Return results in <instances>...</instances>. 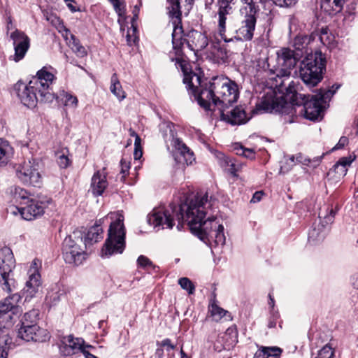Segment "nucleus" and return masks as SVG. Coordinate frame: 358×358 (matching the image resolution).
Returning a JSON list of instances; mask_svg holds the SVG:
<instances>
[{"label":"nucleus","mask_w":358,"mask_h":358,"mask_svg":"<svg viewBox=\"0 0 358 358\" xmlns=\"http://www.w3.org/2000/svg\"><path fill=\"white\" fill-rule=\"evenodd\" d=\"M214 202L212 197L208 199V193H198L180 205L171 203L167 208H154L148 215V222L154 227L172 229L177 221V229L180 231L185 220L192 233L206 244L210 247L223 245L225 243L223 225L215 216L209 215L204 220Z\"/></svg>","instance_id":"f257e3e1"},{"label":"nucleus","mask_w":358,"mask_h":358,"mask_svg":"<svg viewBox=\"0 0 358 358\" xmlns=\"http://www.w3.org/2000/svg\"><path fill=\"white\" fill-rule=\"evenodd\" d=\"M301 89L299 81H291L285 87L284 95L266 96L262 101L263 109L266 111L275 110L281 113H286L287 109L294 105L303 106L301 113L303 112L306 119L311 121L322 120L324 104L335 92L330 90H320L316 94L306 95L301 92Z\"/></svg>","instance_id":"f03ea898"},{"label":"nucleus","mask_w":358,"mask_h":358,"mask_svg":"<svg viewBox=\"0 0 358 358\" xmlns=\"http://www.w3.org/2000/svg\"><path fill=\"white\" fill-rule=\"evenodd\" d=\"M194 78L199 83L200 78L196 73H185L183 83L189 94L194 95L199 105L206 110H211L212 106L223 110L237 101L239 96L238 85L229 78L213 77L205 86L201 85L199 91L193 83Z\"/></svg>","instance_id":"7ed1b4c3"},{"label":"nucleus","mask_w":358,"mask_h":358,"mask_svg":"<svg viewBox=\"0 0 358 358\" xmlns=\"http://www.w3.org/2000/svg\"><path fill=\"white\" fill-rule=\"evenodd\" d=\"M55 76L44 66L39 70L28 84L18 81L14 90L22 103L28 108H34L38 101L49 103L55 98L50 85Z\"/></svg>","instance_id":"20e7f679"},{"label":"nucleus","mask_w":358,"mask_h":358,"mask_svg":"<svg viewBox=\"0 0 358 358\" xmlns=\"http://www.w3.org/2000/svg\"><path fill=\"white\" fill-rule=\"evenodd\" d=\"M108 218L113 221L109 227L108 237L101 250L100 255L102 258L122 254L125 248L124 216L119 212L110 213L106 217Z\"/></svg>","instance_id":"39448f33"},{"label":"nucleus","mask_w":358,"mask_h":358,"mask_svg":"<svg viewBox=\"0 0 358 358\" xmlns=\"http://www.w3.org/2000/svg\"><path fill=\"white\" fill-rule=\"evenodd\" d=\"M325 64V58L323 57L321 52L308 54L302 61L299 76L308 87L312 88L322 80Z\"/></svg>","instance_id":"423d86ee"},{"label":"nucleus","mask_w":358,"mask_h":358,"mask_svg":"<svg viewBox=\"0 0 358 358\" xmlns=\"http://www.w3.org/2000/svg\"><path fill=\"white\" fill-rule=\"evenodd\" d=\"M167 13L171 20L173 30L172 43L175 48L179 47L182 42L181 34L183 32L182 26V15H187L192 8L193 0H167Z\"/></svg>","instance_id":"0eeeda50"},{"label":"nucleus","mask_w":358,"mask_h":358,"mask_svg":"<svg viewBox=\"0 0 358 358\" xmlns=\"http://www.w3.org/2000/svg\"><path fill=\"white\" fill-rule=\"evenodd\" d=\"M85 248L80 233L74 232L66 236L62 244V256L65 262L76 266L81 264L87 257Z\"/></svg>","instance_id":"6e6552de"},{"label":"nucleus","mask_w":358,"mask_h":358,"mask_svg":"<svg viewBox=\"0 0 358 358\" xmlns=\"http://www.w3.org/2000/svg\"><path fill=\"white\" fill-rule=\"evenodd\" d=\"M174 125L172 122H164L160 125V130L166 142H170L173 147V156L176 162L181 164H191L194 160L193 152L178 138L175 136Z\"/></svg>","instance_id":"1a4fd4ad"},{"label":"nucleus","mask_w":358,"mask_h":358,"mask_svg":"<svg viewBox=\"0 0 358 358\" xmlns=\"http://www.w3.org/2000/svg\"><path fill=\"white\" fill-rule=\"evenodd\" d=\"M278 67L271 70V74L275 75V78H271L276 81V86L282 87L285 85V80L291 74L292 69L296 66L299 59V55L289 48H282L277 52Z\"/></svg>","instance_id":"9d476101"},{"label":"nucleus","mask_w":358,"mask_h":358,"mask_svg":"<svg viewBox=\"0 0 358 358\" xmlns=\"http://www.w3.org/2000/svg\"><path fill=\"white\" fill-rule=\"evenodd\" d=\"M15 259L12 250L8 247L0 249V286L6 292H11L15 287Z\"/></svg>","instance_id":"9b49d317"},{"label":"nucleus","mask_w":358,"mask_h":358,"mask_svg":"<svg viewBox=\"0 0 358 358\" xmlns=\"http://www.w3.org/2000/svg\"><path fill=\"white\" fill-rule=\"evenodd\" d=\"M52 200L47 196H38L37 199L31 198L29 203L24 207L10 206V213L16 215L20 214L25 220H33L44 213V209L51 204Z\"/></svg>","instance_id":"f8f14e48"},{"label":"nucleus","mask_w":358,"mask_h":358,"mask_svg":"<svg viewBox=\"0 0 358 358\" xmlns=\"http://www.w3.org/2000/svg\"><path fill=\"white\" fill-rule=\"evenodd\" d=\"M38 165L31 161L25 162L16 169V176L25 185L39 186L41 184V176Z\"/></svg>","instance_id":"ddd939ff"},{"label":"nucleus","mask_w":358,"mask_h":358,"mask_svg":"<svg viewBox=\"0 0 358 358\" xmlns=\"http://www.w3.org/2000/svg\"><path fill=\"white\" fill-rule=\"evenodd\" d=\"M180 41L182 43L179 47L175 48L173 45V48L177 52L180 50L185 42L187 47L195 52L203 50L208 44L207 36L201 31L194 29L189 31L187 34H183L182 32Z\"/></svg>","instance_id":"4468645a"},{"label":"nucleus","mask_w":358,"mask_h":358,"mask_svg":"<svg viewBox=\"0 0 358 358\" xmlns=\"http://www.w3.org/2000/svg\"><path fill=\"white\" fill-rule=\"evenodd\" d=\"M234 0H218V31L221 38L226 43L233 41V38H229L226 34V20L227 15L233 12L232 4Z\"/></svg>","instance_id":"2eb2a0df"},{"label":"nucleus","mask_w":358,"mask_h":358,"mask_svg":"<svg viewBox=\"0 0 358 358\" xmlns=\"http://www.w3.org/2000/svg\"><path fill=\"white\" fill-rule=\"evenodd\" d=\"M14 46V60L19 62L22 59L30 47V39L24 32L15 29L10 35Z\"/></svg>","instance_id":"dca6fc26"},{"label":"nucleus","mask_w":358,"mask_h":358,"mask_svg":"<svg viewBox=\"0 0 358 358\" xmlns=\"http://www.w3.org/2000/svg\"><path fill=\"white\" fill-rule=\"evenodd\" d=\"M18 336L26 341L43 342L48 338L45 329L40 328L37 324H30L22 322V326L18 331Z\"/></svg>","instance_id":"f3484780"},{"label":"nucleus","mask_w":358,"mask_h":358,"mask_svg":"<svg viewBox=\"0 0 358 358\" xmlns=\"http://www.w3.org/2000/svg\"><path fill=\"white\" fill-rule=\"evenodd\" d=\"M229 108H224L220 110L221 120L231 125H241L245 124L250 119L242 106H236L228 110Z\"/></svg>","instance_id":"a211bd4d"},{"label":"nucleus","mask_w":358,"mask_h":358,"mask_svg":"<svg viewBox=\"0 0 358 358\" xmlns=\"http://www.w3.org/2000/svg\"><path fill=\"white\" fill-rule=\"evenodd\" d=\"M256 22L257 17L245 15L244 19L241 22V27L236 30V35L234 36H228V37L233 38V41L234 39L240 41H251L254 36Z\"/></svg>","instance_id":"6ab92c4d"},{"label":"nucleus","mask_w":358,"mask_h":358,"mask_svg":"<svg viewBox=\"0 0 358 358\" xmlns=\"http://www.w3.org/2000/svg\"><path fill=\"white\" fill-rule=\"evenodd\" d=\"M60 341L59 350L64 356H71L80 351L82 352L85 347L83 338H74L72 335L63 336Z\"/></svg>","instance_id":"aec40b11"},{"label":"nucleus","mask_w":358,"mask_h":358,"mask_svg":"<svg viewBox=\"0 0 358 358\" xmlns=\"http://www.w3.org/2000/svg\"><path fill=\"white\" fill-rule=\"evenodd\" d=\"M41 266V262L38 259H34L28 271L29 280L26 282L27 292L31 296L34 295L41 286V275L39 268Z\"/></svg>","instance_id":"412c9836"},{"label":"nucleus","mask_w":358,"mask_h":358,"mask_svg":"<svg viewBox=\"0 0 358 358\" xmlns=\"http://www.w3.org/2000/svg\"><path fill=\"white\" fill-rule=\"evenodd\" d=\"M354 158L351 156L341 157L329 171L327 175L335 180H340L348 172Z\"/></svg>","instance_id":"4be33fe9"},{"label":"nucleus","mask_w":358,"mask_h":358,"mask_svg":"<svg viewBox=\"0 0 358 358\" xmlns=\"http://www.w3.org/2000/svg\"><path fill=\"white\" fill-rule=\"evenodd\" d=\"M104 218L100 219L96 222V223L89 229L85 238L83 239L85 243V248H87L88 245H92L103 238V229L101 224L103 222Z\"/></svg>","instance_id":"5701e85b"},{"label":"nucleus","mask_w":358,"mask_h":358,"mask_svg":"<svg viewBox=\"0 0 358 358\" xmlns=\"http://www.w3.org/2000/svg\"><path fill=\"white\" fill-rule=\"evenodd\" d=\"M11 299L6 298L0 304V324H6L9 327L11 325L12 313H14V310L17 308L15 304L11 302Z\"/></svg>","instance_id":"b1692460"},{"label":"nucleus","mask_w":358,"mask_h":358,"mask_svg":"<svg viewBox=\"0 0 358 358\" xmlns=\"http://www.w3.org/2000/svg\"><path fill=\"white\" fill-rule=\"evenodd\" d=\"M107 186L108 182L105 174L101 173L100 171L94 173L91 182V191L93 195L96 196L101 195Z\"/></svg>","instance_id":"393cba45"},{"label":"nucleus","mask_w":358,"mask_h":358,"mask_svg":"<svg viewBox=\"0 0 358 358\" xmlns=\"http://www.w3.org/2000/svg\"><path fill=\"white\" fill-rule=\"evenodd\" d=\"M10 194L11 196L10 201L13 203V206L27 204L31 199L30 194L24 189L20 187H11Z\"/></svg>","instance_id":"a878e982"},{"label":"nucleus","mask_w":358,"mask_h":358,"mask_svg":"<svg viewBox=\"0 0 358 358\" xmlns=\"http://www.w3.org/2000/svg\"><path fill=\"white\" fill-rule=\"evenodd\" d=\"M226 338L225 344L220 343V345L215 344V350L221 352L222 350L229 348L235 345L238 342V332L236 326L233 325L229 327L224 334L223 335Z\"/></svg>","instance_id":"bb28decb"},{"label":"nucleus","mask_w":358,"mask_h":358,"mask_svg":"<svg viewBox=\"0 0 358 358\" xmlns=\"http://www.w3.org/2000/svg\"><path fill=\"white\" fill-rule=\"evenodd\" d=\"M64 31L65 34H64V37L66 41L69 39V36L70 37L69 45L76 55L80 57L86 56L87 50L85 48L80 44V41L72 34L68 29L64 28Z\"/></svg>","instance_id":"cd10ccee"},{"label":"nucleus","mask_w":358,"mask_h":358,"mask_svg":"<svg viewBox=\"0 0 358 358\" xmlns=\"http://www.w3.org/2000/svg\"><path fill=\"white\" fill-rule=\"evenodd\" d=\"M344 0H321L320 7L328 15L339 13L343 6Z\"/></svg>","instance_id":"c85d7f7f"},{"label":"nucleus","mask_w":358,"mask_h":358,"mask_svg":"<svg viewBox=\"0 0 358 358\" xmlns=\"http://www.w3.org/2000/svg\"><path fill=\"white\" fill-rule=\"evenodd\" d=\"M13 155V148L8 141L0 138V167L6 166Z\"/></svg>","instance_id":"c756f323"},{"label":"nucleus","mask_w":358,"mask_h":358,"mask_svg":"<svg viewBox=\"0 0 358 358\" xmlns=\"http://www.w3.org/2000/svg\"><path fill=\"white\" fill-rule=\"evenodd\" d=\"M12 344L11 338L9 336L8 327L3 324H0V349L8 350Z\"/></svg>","instance_id":"7c9ffc66"},{"label":"nucleus","mask_w":358,"mask_h":358,"mask_svg":"<svg viewBox=\"0 0 358 358\" xmlns=\"http://www.w3.org/2000/svg\"><path fill=\"white\" fill-rule=\"evenodd\" d=\"M241 2L245 5L244 6L245 15L256 17L259 10V3H262L263 0H241Z\"/></svg>","instance_id":"2f4dec72"},{"label":"nucleus","mask_w":358,"mask_h":358,"mask_svg":"<svg viewBox=\"0 0 358 358\" xmlns=\"http://www.w3.org/2000/svg\"><path fill=\"white\" fill-rule=\"evenodd\" d=\"M111 92L120 100L125 98V93L122 90V85L118 80L116 73H113L111 76V85L110 87Z\"/></svg>","instance_id":"473e14b6"},{"label":"nucleus","mask_w":358,"mask_h":358,"mask_svg":"<svg viewBox=\"0 0 358 358\" xmlns=\"http://www.w3.org/2000/svg\"><path fill=\"white\" fill-rule=\"evenodd\" d=\"M59 289L55 287L48 291L45 296V303L50 307L54 306L60 301L62 296Z\"/></svg>","instance_id":"72a5a7b5"},{"label":"nucleus","mask_w":358,"mask_h":358,"mask_svg":"<svg viewBox=\"0 0 358 358\" xmlns=\"http://www.w3.org/2000/svg\"><path fill=\"white\" fill-rule=\"evenodd\" d=\"M322 229V227H314L308 233V241L312 243H316L317 242L322 241L325 237V231Z\"/></svg>","instance_id":"f704fd0d"},{"label":"nucleus","mask_w":358,"mask_h":358,"mask_svg":"<svg viewBox=\"0 0 358 358\" xmlns=\"http://www.w3.org/2000/svg\"><path fill=\"white\" fill-rule=\"evenodd\" d=\"M312 40L310 36L303 34L298 35L294 38V46L296 50L303 51L306 49L308 45Z\"/></svg>","instance_id":"c9c22d12"},{"label":"nucleus","mask_w":358,"mask_h":358,"mask_svg":"<svg viewBox=\"0 0 358 358\" xmlns=\"http://www.w3.org/2000/svg\"><path fill=\"white\" fill-rule=\"evenodd\" d=\"M211 315L214 317V320L217 321L222 319L224 316H227V320H231V315L228 311L223 308L217 306V305H213L210 309Z\"/></svg>","instance_id":"e433bc0d"},{"label":"nucleus","mask_w":358,"mask_h":358,"mask_svg":"<svg viewBox=\"0 0 358 358\" xmlns=\"http://www.w3.org/2000/svg\"><path fill=\"white\" fill-rule=\"evenodd\" d=\"M178 284L181 288L187 292L189 294H193L195 292V286L193 282L186 277L180 278Z\"/></svg>","instance_id":"4c0bfd02"},{"label":"nucleus","mask_w":358,"mask_h":358,"mask_svg":"<svg viewBox=\"0 0 358 358\" xmlns=\"http://www.w3.org/2000/svg\"><path fill=\"white\" fill-rule=\"evenodd\" d=\"M224 161L229 166L228 171L234 176H236V173L241 169L243 164L229 158H226Z\"/></svg>","instance_id":"58836bf2"},{"label":"nucleus","mask_w":358,"mask_h":358,"mask_svg":"<svg viewBox=\"0 0 358 358\" xmlns=\"http://www.w3.org/2000/svg\"><path fill=\"white\" fill-rule=\"evenodd\" d=\"M336 213V211L334 209L331 208L329 212L323 217L320 216V222L319 224L321 225L322 228H324L327 225L333 223Z\"/></svg>","instance_id":"ea45409f"},{"label":"nucleus","mask_w":358,"mask_h":358,"mask_svg":"<svg viewBox=\"0 0 358 358\" xmlns=\"http://www.w3.org/2000/svg\"><path fill=\"white\" fill-rule=\"evenodd\" d=\"M38 320V313L35 310H32L29 311L28 313H26L24 315V317L22 320V322H27L29 323V325L30 324H36V321Z\"/></svg>","instance_id":"a19ab883"},{"label":"nucleus","mask_w":358,"mask_h":358,"mask_svg":"<svg viewBox=\"0 0 358 358\" xmlns=\"http://www.w3.org/2000/svg\"><path fill=\"white\" fill-rule=\"evenodd\" d=\"M334 351L331 346L326 345L318 352L315 358H334Z\"/></svg>","instance_id":"79ce46f5"},{"label":"nucleus","mask_w":358,"mask_h":358,"mask_svg":"<svg viewBox=\"0 0 358 358\" xmlns=\"http://www.w3.org/2000/svg\"><path fill=\"white\" fill-rule=\"evenodd\" d=\"M142 156L143 151L141 147V139L138 135H136L134 141V159L138 160L140 159L142 157Z\"/></svg>","instance_id":"37998d69"},{"label":"nucleus","mask_w":358,"mask_h":358,"mask_svg":"<svg viewBox=\"0 0 358 358\" xmlns=\"http://www.w3.org/2000/svg\"><path fill=\"white\" fill-rule=\"evenodd\" d=\"M138 266L143 268H155L152 262L145 256L140 255L137 259Z\"/></svg>","instance_id":"c03bdc74"},{"label":"nucleus","mask_w":358,"mask_h":358,"mask_svg":"<svg viewBox=\"0 0 358 358\" xmlns=\"http://www.w3.org/2000/svg\"><path fill=\"white\" fill-rule=\"evenodd\" d=\"M266 352L267 357H279L282 352V350L278 347H264Z\"/></svg>","instance_id":"a18cd8bd"},{"label":"nucleus","mask_w":358,"mask_h":358,"mask_svg":"<svg viewBox=\"0 0 358 358\" xmlns=\"http://www.w3.org/2000/svg\"><path fill=\"white\" fill-rule=\"evenodd\" d=\"M295 159L298 163L302 164L303 165H306V166H309L311 162L310 158L306 157L303 156V155L301 153L297 154L296 155V157L292 156L290 157V160L292 162H294Z\"/></svg>","instance_id":"49530a36"},{"label":"nucleus","mask_w":358,"mask_h":358,"mask_svg":"<svg viewBox=\"0 0 358 358\" xmlns=\"http://www.w3.org/2000/svg\"><path fill=\"white\" fill-rule=\"evenodd\" d=\"M57 162L59 166L62 169L68 167L70 164V160L64 152L58 155Z\"/></svg>","instance_id":"de8ad7c7"},{"label":"nucleus","mask_w":358,"mask_h":358,"mask_svg":"<svg viewBox=\"0 0 358 358\" xmlns=\"http://www.w3.org/2000/svg\"><path fill=\"white\" fill-rule=\"evenodd\" d=\"M280 315L278 311L271 310V316L268 320V327L274 328L276 326L277 320Z\"/></svg>","instance_id":"09e8293b"},{"label":"nucleus","mask_w":358,"mask_h":358,"mask_svg":"<svg viewBox=\"0 0 358 358\" xmlns=\"http://www.w3.org/2000/svg\"><path fill=\"white\" fill-rule=\"evenodd\" d=\"M298 0H273L275 4L279 7H291L296 4Z\"/></svg>","instance_id":"8fccbe9b"},{"label":"nucleus","mask_w":358,"mask_h":358,"mask_svg":"<svg viewBox=\"0 0 358 358\" xmlns=\"http://www.w3.org/2000/svg\"><path fill=\"white\" fill-rule=\"evenodd\" d=\"M65 95V105H72L75 107L77 106L78 104V99L76 96H74L70 94L66 93L64 92Z\"/></svg>","instance_id":"3c124183"},{"label":"nucleus","mask_w":358,"mask_h":358,"mask_svg":"<svg viewBox=\"0 0 358 358\" xmlns=\"http://www.w3.org/2000/svg\"><path fill=\"white\" fill-rule=\"evenodd\" d=\"M329 34V29L328 27H322L320 29V38L322 43L325 44L326 42L330 41Z\"/></svg>","instance_id":"603ef678"},{"label":"nucleus","mask_w":358,"mask_h":358,"mask_svg":"<svg viewBox=\"0 0 358 358\" xmlns=\"http://www.w3.org/2000/svg\"><path fill=\"white\" fill-rule=\"evenodd\" d=\"M121 166V173L122 174V178H124L128 173L130 169L129 162H126L124 159H122L120 161Z\"/></svg>","instance_id":"864d4df0"},{"label":"nucleus","mask_w":358,"mask_h":358,"mask_svg":"<svg viewBox=\"0 0 358 358\" xmlns=\"http://www.w3.org/2000/svg\"><path fill=\"white\" fill-rule=\"evenodd\" d=\"M348 143V138L346 136H341L338 143L331 149V151L343 148Z\"/></svg>","instance_id":"5fc2aeb1"},{"label":"nucleus","mask_w":358,"mask_h":358,"mask_svg":"<svg viewBox=\"0 0 358 358\" xmlns=\"http://www.w3.org/2000/svg\"><path fill=\"white\" fill-rule=\"evenodd\" d=\"M213 335L210 336L208 337V341L211 343H213V348H215V344L216 343L217 345H220V343H223V344H225V341H226V338H224V336L222 335V336H218V338L217 339V341L215 342H213Z\"/></svg>","instance_id":"6e6d98bb"},{"label":"nucleus","mask_w":358,"mask_h":358,"mask_svg":"<svg viewBox=\"0 0 358 358\" xmlns=\"http://www.w3.org/2000/svg\"><path fill=\"white\" fill-rule=\"evenodd\" d=\"M161 346L166 347V350H168V351L169 350H173L176 348V345H174L173 344L171 343V340L169 338L164 339L161 342Z\"/></svg>","instance_id":"4d7b16f0"},{"label":"nucleus","mask_w":358,"mask_h":358,"mask_svg":"<svg viewBox=\"0 0 358 358\" xmlns=\"http://www.w3.org/2000/svg\"><path fill=\"white\" fill-rule=\"evenodd\" d=\"M253 358H268L264 348L262 347L260 349H259L255 353Z\"/></svg>","instance_id":"13d9d810"},{"label":"nucleus","mask_w":358,"mask_h":358,"mask_svg":"<svg viewBox=\"0 0 358 358\" xmlns=\"http://www.w3.org/2000/svg\"><path fill=\"white\" fill-rule=\"evenodd\" d=\"M323 155H324V154L320 157H315L313 159H310L311 162H310L309 166H312V167L315 168V167H317V166H319V164H320V162L322 161Z\"/></svg>","instance_id":"bf43d9fd"},{"label":"nucleus","mask_w":358,"mask_h":358,"mask_svg":"<svg viewBox=\"0 0 358 358\" xmlns=\"http://www.w3.org/2000/svg\"><path fill=\"white\" fill-rule=\"evenodd\" d=\"M86 348H94V347H92L90 345H85V348L82 351V353L83 354L85 358H97V357L90 353L87 350H86Z\"/></svg>","instance_id":"052dcab7"},{"label":"nucleus","mask_w":358,"mask_h":358,"mask_svg":"<svg viewBox=\"0 0 358 358\" xmlns=\"http://www.w3.org/2000/svg\"><path fill=\"white\" fill-rule=\"evenodd\" d=\"M234 150L236 151V155L243 156V154L244 153L245 148H243L239 143H235L234 145Z\"/></svg>","instance_id":"680f3d73"},{"label":"nucleus","mask_w":358,"mask_h":358,"mask_svg":"<svg viewBox=\"0 0 358 358\" xmlns=\"http://www.w3.org/2000/svg\"><path fill=\"white\" fill-rule=\"evenodd\" d=\"M243 156L245 158L252 159L255 157V152L252 149L245 148Z\"/></svg>","instance_id":"e2e57ef3"},{"label":"nucleus","mask_w":358,"mask_h":358,"mask_svg":"<svg viewBox=\"0 0 358 358\" xmlns=\"http://www.w3.org/2000/svg\"><path fill=\"white\" fill-rule=\"evenodd\" d=\"M262 195H263L262 192H256L253 194V196L250 201L252 203L259 202L262 199Z\"/></svg>","instance_id":"0e129e2a"},{"label":"nucleus","mask_w":358,"mask_h":358,"mask_svg":"<svg viewBox=\"0 0 358 358\" xmlns=\"http://www.w3.org/2000/svg\"><path fill=\"white\" fill-rule=\"evenodd\" d=\"M351 282L352 286L358 289V273H355L351 277Z\"/></svg>","instance_id":"69168bd1"},{"label":"nucleus","mask_w":358,"mask_h":358,"mask_svg":"<svg viewBox=\"0 0 358 358\" xmlns=\"http://www.w3.org/2000/svg\"><path fill=\"white\" fill-rule=\"evenodd\" d=\"M13 28H14V27H13V22H12L11 17H8V18H7V26H6L7 33H8V31L10 29H13Z\"/></svg>","instance_id":"338daca9"},{"label":"nucleus","mask_w":358,"mask_h":358,"mask_svg":"<svg viewBox=\"0 0 358 358\" xmlns=\"http://www.w3.org/2000/svg\"><path fill=\"white\" fill-rule=\"evenodd\" d=\"M155 356L157 358H162L164 356V350L162 348H157L155 352Z\"/></svg>","instance_id":"774afa93"}]
</instances>
